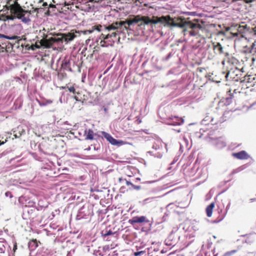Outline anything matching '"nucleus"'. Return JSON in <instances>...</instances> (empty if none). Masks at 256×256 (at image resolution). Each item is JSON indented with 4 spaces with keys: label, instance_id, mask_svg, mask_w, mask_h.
Wrapping results in <instances>:
<instances>
[{
    "label": "nucleus",
    "instance_id": "obj_1",
    "mask_svg": "<svg viewBox=\"0 0 256 256\" xmlns=\"http://www.w3.org/2000/svg\"><path fill=\"white\" fill-rule=\"evenodd\" d=\"M19 0H6L4 8L10 10V15L5 16L6 20H14V18L20 20L24 22L30 20V11L24 9L18 2Z\"/></svg>",
    "mask_w": 256,
    "mask_h": 256
},
{
    "label": "nucleus",
    "instance_id": "obj_2",
    "mask_svg": "<svg viewBox=\"0 0 256 256\" xmlns=\"http://www.w3.org/2000/svg\"><path fill=\"white\" fill-rule=\"evenodd\" d=\"M80 36L79 31L75 30H72L70 32L65 34L58 33L56 34V37H51L48 38H44L41 40L40 44L42 46L49 48L55 43L62 42H64L66 44L73 40L78 36Z\"/></svg>",
    "mask_w": 256,
    "mask_h": 256
},
{
    "label": "nucleus",
    "instance_id": "obj_3",
    "mask_svg": "<svg viewBox=\"0 0 256 256\" xmlns=\"http://www.w3.org/2000/svg\"><path fill=\"white\" fill-rule=\"evenodd\" d=\"M134 23H138L142 21L144 24H157L160 23L164 26H176V23L174 19L172 18L169 16H162L158 17L152 16L150 18L148 16H142L137 15L132 18Z\"/></svg>",
    "mask_w": 256,
    "mask_h": 256
},
{
    "label": "nucleus",
    "instance_id": "obj_4",
    "mask_svg": "<svg viewBox=\"0 0 256 256\" xmlns=\"http://www.w3.org/2000/svg\"><path fill=\"white\" fill-rule=\"evenodd\" d=\"M189 18H184L181 17H177V27L184 28L183 31L186 30L188 28L192 29L190 31V35L195 36L197 34L198 32L195 30L197 29L202 28V26L198 23V20L194 19L190 20Z\"/></svg>",
    "mask_w": 256,
    "mask_h": 256
},
{
    "label": "nucleus",
    "instance_id": "obj_5",
    "mask_svg": "<svg viewBox=\"0 0 256 256\" xmlns=\"http://www.w3.org/2000/svg\"><path fill=\"white\" fill-rule=\"evenodd\" d=\"M0 38H6L12 40V42H10L9 44L12 46H15L17 48H19L20 46L22 49H23L24 46L26 47L28 45H25L26 38H22L20 36H12L4 35V34H0Z\"/></svg>",
    "mask_w": 256,
    "mask_h": 256
},
{
    "label": "nucleus",
    "instance_id": "obj_6",
    "mask_svg": "<svg viewBox=\"0 0 256 256\" xmlns=\"http://www.w3.org/2000/svg\"><path fill=\"white\" fill-rule=\"evenodd\" d=\"M124 22H120V21L114 22L112 24L107 26H105V30H107L108 31L118 30L120 29L124 26Z\"/></svg>",
    "mask_w": 256,
    "mask_h": 256
},
{
    "label": "nucleus",
    "instance_id": "obj_7",
    "mask_svg": "<svg viewBox=\"0 0 256 256\" xmlns=\"http://www.w3.org/2000/svg\"><path fill=\"white\" fill-rule=\"evenodd\" d=\"M148 222V220L145 216H134L128 220V222L132 225L135 224H142Z\"/></svg>",
    "mask_w": 256,
    "mask_h": 256
},
{
    "label": "nucleus",
    "instance_id": "obj_8",
    "mask_svg": "<svg viewBox=\"0 0 256 256\" xmlns=\"http://www.w3.org/2000/svg\"><path fill=\"white\" fill-rule=\"evenodd\" d=\"M105 34H102L100 36V39L101 40L100 42V44L102 47H107L108 46H113L114 44V41H112L108 42V39H104Z\"/></svg>",
    "mask_w": 256,
    "mask_h": 256
},
{
    "label": "nucleus",
    "instance_id": "obj_9",
    "mask_svg": "<svg viewBox=\"0 0 256 256\" xmlns=\"http://www.w3.org/2000/svg\"><path fill=\"white\" fill-rule=\"evenodd\" d=\"M234 156L240 160H246L249 158L248 154L244 150L233 154Z\"/></svg>",
    "mask_w": 256,
    "mask_h": 256
},
{
    "label": "nucleus",
    "instance_id": "obj_10",
    "mask_svg": "<svg viewBox=\"0 0 256 256\" xmlns=\"http://www.w3.org/2000/svg\"><path fill=\"white\" fill-rule=\"evenodd\" d=\"M104 137L112 145H120L122 142V141L117 140L116 139L114 138L112 136L108 134H106L104 136Z\"/></svg>",
    "mask_w": 256,
    "mask_h": 256
},
{
    "label": "nucleus",
    "instance_id": "obj_11",
    "mask_svg": "<svg viewBox=\"0 0 256 256\" xmlns=\"http://www.w3.org/2000/svg\"><path fill=\"white\" fill-rule=\"evenodd\" d=\"M214 144L218 148H222L226 146V142L222 138L216 139L214 142Z\"/></svg>",
    "mask_w": 256,
    "mask_h": 256
},
{
    "label": "nucleus",
    "instance_id": "obj_12",
    "mask_svg": "<svg viewBox=\"0 0 256 256\" xmlns=\"http://www.w3.org/2000/svg\"><path fill=\"white\" fill-rule=\"evenodd\" d=\"M85 139L92 140L94 139V133L91 129H86L84 130Z\"/></svg>",
    "mask_w": 256,
    "mask_h": 256
},
{
    "label": "nucleus",
    "instance_id": "obj_13",
    "mask_svg": "<svg viewBox=\"0 0 256 256\" xmlns=\"http://www.w3.org/2000/svg\"><path fill=\"white\" fill-rule=\"evenodd\" d=\"M215 204L214 202H212L210 205H208L206 208V215L208 217H211L212 214L213 209L214 208Z\"/></svg>",
    "mask_w": 256,
    "mask_h": 256
},
{
    "label": "nucleus",
    "instance_id": "obj_14",
    "mask_svg": "<svg viewBox=\"0 0 256 256\" xmlns=\"http://www.w3.org/2000/svg\"><path fill=\"white\" fill-rule=\"evenodd\" d=\"M102 27V25L98 24L96 26H93L91 30H86L82 32H83L84 34H90L94 30H96L98 32H100Z\"/></svg>",
    "mask_w": 256,
    "mask_h": 256
},
{
    "label": "nucleus",
    "instance_id": "obj_15",
    "mask_svg": "<svg viewBox=\"0 0 256 256\" xmlns=\"http://www.w3.org/2000/svg\"><path fill=\"white\" fill-rule=\"evenodd\" d=\"M62 67L66 70L72 71V68L70 67V64L69 60H64L62 64Z\"/></svg>",
    "mask_w": 256,
    "mask_h": 256
},
{
    "label": "nucleus",
    "instance_id": "obj_16",
    "mask_svg": "<svg viewBox=\"0 0 256 256\" xmlns=\"http://www.w3.org/2000/svg\"><path fill=\"white\" fill-rule=\"evenodd\" d=\"M6 242L3 238H0V254L4 253L6 249Z\"/></svg>",
    "mask_w": 256,
    "mask_h": 256
},
{
    "label": "nucleus",
    "instance_id": "obj_17",
    "mask_svg": "<svg viewBox=\"0 0 256 256\" xmlns=\"http://www.w3.org/2000/svg\"><path fill=\"white\" fill-rule=\"evenodd\" d=\"M118 31L116 30V31L112 32L111 34H106V35H105L104 39H109L112 37H114V38L116 37L118 34Z\"/></svg>",
    "mask_w": 256,
    "mask_h": 256
},
{
    "label": "nucleus",
    "instance_id": "obj_18",
    "mask_svg": "<svg viewBox=\"0 0 256 256\" xmlns=\"http://www.w3.org/2000/svg\"><path fill=\"white\" fill-rule=\"evenodd\" d=\"M214 50L218 51L220 54H222L224 52L223 47L220 43H218L214 46Z\"/></svg>",
    "mask_w": 256,
    "mask_h": 256
},
{
    "label": "nucleus",
    "instance_id": "obj_19",
    "mask_svg": "<svg viewBox=\"0 0 256 256\" xmlns=\"http://www.w3.org/2000/svg\"><path fill=\"white\" fill-rule=\"evenodd\" d=\"M120 22H124V28L125 29H128L127 27L124 26L125 24H128V26H131L132 24H134L133 22V21H132V19H128V20H126V21H120Z\"/></svg>",
    "mask_w": 256,
    "mask_h": 256
},
{
    "label": "nucleus",
    "instance_id": "obj_20",
    "mask_svg": "<svg viewBox=\"0 0 256 256\" xmlns=\"http://www.w3.org/2000/svg\"><path fill=\"white\" fill-rule=\"evenodd\" d=\"M102 235L104 236H110V235H112L114 234V232H113L112 230H106L104 232V231H102Z\"/></svg>",
    "mask_w": 256,
    "mask_h": 256
},
{
    "label": "nucleus",
    "instance_id": "obj_21",
    "mask_svg": "<svg viewBox=\"0 0 256 256\" xmlns=\"http://www.w3.org/2000/svg\"><path fill=\"white\" fill-rule=\"evenodd\" d=\"M153 250H155V248L152 246L148 249V254L149 256H153V254H152Z\"/></svg>",
    "mask_w": 256,
    "mask_h": 256
},
{
    "label": "nucleus",
    "instance_id": "obj_22",
    "mask_svg": "<svg viewBox=\"0 0 256 256\" xmlns=\"http://www.w3.org/2000/svg\"><path fill=\"white\" fill-rule=\"evenodd\" d=\"M66 88H68V90L70 92H72L74 94H75L76 93V89L74 86H72L70 87L66 86Z\"/></svg>",
    "mask_w": 256,
    "mask_h": 256
},
{
    "label": "nucleus",
    "instance_id": "obj_23",
    "mask_svg": "<svg viewBox=\"0 0 256 256\" xmlns=\"http://www.w3.org/2000/svg\"><path fill=\"white\" fill-rule=\"evenodd\" d=\"M184 122V120L182 118H178L177 116V125H180Z\"/></svg>",
    "mask_w": 256,
    "mask_h": 256
},
{
    "label": "nucleus",
    "instance_id": "obj_24",
    "mask_svg": "<svg viewBox=\"0 0 256 256\" xmlns=\"http://www.w3.org/2000/svg\"><path fill=\"white\" fill-rule=\"evenodd\" d=\"M56 8V6L52 4H50L48 7V10H47V12H46V14H50V10H49V8Z\"/></svg>",
    "mask_w": 256,
    "mask_h": 256
},
{
    "label": "nucleus",
    "instance_id": "obj_25",
    "mask_svg": "<svg viewBox=\"0 0 256 256\" xmlns=\"http://www.w3.org/2000/svg\"><path fill=\"white\" fill-rule=\"evenodd\" d=\"M136 120H135V123L137 124H140L141 122H142V120H140V117H136Z\"/></svg>",
    "mask_w": 256,
    "mask_h": 256
},
{
    "label": "nucleus",
    "instance_id": "obj_26",
    "mask_svg": "<svg viewBox=\"0 0 256 256\" xmlns=\"http://www.w3.org/2000/svg\"><path fill=\"white\" fill-rule=\"evenodd\" d=\"M144 253V252L142 251V250L140 251V252H134V256H139Z\"/></svg>",
    "mask_w": 256,
    "mask_h": 256
},
{
    "label": "nucleus",
    "instance_id": "obj_27",
    "mask_svg": "<svg viewBox=\"0 0 256 256\" xmlns=\"http://www.w3.org/2000/svg\"><path fill=\"white\" fill-rule=\"evenodd\" d=\"M236 252V250H232L230 252H228L225 254L224 256H230L232 254Z\"/></svg>",
    "mask_w": 256,
    "mask_h": 256
},
{
    "label": "nucleus",
    "instance_id": "obj_28",
    "mask_svg": "<svg viewBox=\"0 0 256 256\" xmlns=\"http://www.w3.org/2000/svg\"><path fill=\"white\" fill-rule=\"evenodd\" d=\"M132 186L133 188H134V190H139L141 188L140 186H136V185H134V184H132Z\"/></svg>",
    "mask_w": 256,
    "mask_h": 256
},
{
    "label": "nucleus",
    "instance_id": "obj_29",
    "mask_svg": "<svg viewBox=\"0 0 256 256\" xmlns=\"http://www.w3.org/2000/svg\"><path fill=\"white\" fill-rule=\"evenodd\" d=\"M6 16V15H3V14L1 15L0 16V20H4V21L6 20V18H5Z\"/></svg>",
    "mask_w": 256,
    "mask_h": 256
},
{
    "label": "nucleus",
    "instance_id": "obj_30",
    "mask_svg": "<svg viewBox=\"0 0 256 256\" xmlns=\"http://www.w3.org/2000/svg\"><path fill=\"white\" fill-rule=\"evenodd\" d=\"M74 98L78 102H81L82 100L78 97V96L76 95L74 96Z\"/></svg>",
    "mask_w": 256,
    "mask_h": 256
},
{
    "label": "nucleus",
    "instance_id": "obj_31",
    "mask_svg": "<svg viewBox=\"0 0 256 256\" xmlns=\"http://www.w3.org/2000/svg\"><path fill=\"white\" fill-rule=\"evenodd\" d=\"M174 122H170H170H169V121H168V122H167V124H170V125H175Z\"/></svg>",
    "mask_w": 256,
    "mask_h": 256
},
{
    "label": "nucleus",
    "instance_id": "obj_32",
    "mask_svg": "<svg viewBox=\"0 0 256 256\" xmlns=\"http://www.w3.org/2000/svg\"><path fill=\"white\" fill-rule=\"evenodd\" d=\"M126 185L128 186H132V184L130 182H128V181H127V180L126 181Z\"/></svg>",
    "mask_w": 256,
    "mask_h": 256
},
{
    "label": "nucleus",
    "instance_id": "obj_33",
    "mask_svg": "<svg viewBox=\"0 0 256 256\" xmlns=\"http://www.w3.org/2000/svg\"><path fill=\"white\" fill-rule=\"evenodd\" d=\"M48 6V4L47 2H43V4H42L43 7L45 8V7L47 6Z\"/></svg>",
    "mask_w": 256,
    "mask_h": 256
},
{
    "label": "nucleus",
    "instance_id": "obj_34",
    "mask_svg": "<svg viewBox=\"0 0 256 256\" xmlns=\"http://www.w3.org/2000/svg\"><path fill=\"white\" fill-rule=\"evenodd\" d=\"M32 242H33L34 243H36V246H38V244H37V241H36V240L35 239V240H32Z\"/></svg>",
    "mask_w": 256,
    "mask_h": 256
},
{
    "label": "nucleus",
    "instance_id": "obj_35",
    "mask_svg": "<svg viewBox=\"0 0 256 256\" xmlns=\"http://www.w3.org/2000/svg\"><path fill=\"white\" fill-rule=\"evenodd\" d=\"M16 249V245H14V250L15 251V250Z\"/></svg>",
    "mask_w": 256,
    "mask_h": 256
},
{
    "label": "nucleus",
    "instance_id": "obj_36",
    "mask_svg": "<svg viewBox=\"0 0 256 256\" xmlns=\"http://www.w3.org/2000/svg\"><path fill=\"white\" fill-rule=\"evenodd\" d=\"M107 40L108 41V42H112V41H114V40H110V38Z\"/></svg>",
    "mask_w": 256,
    "mask_h": 256
},
{
    "label": "nucleus",
    "instance_id": "obj_37",
    "mask_svg": "<svg viewBox=\"0 0 256 256\" xmlns=\"http://www.w3.org/2000/svg\"><path fill=\"white\" fill-rule=\"evenodd\" d=\"M4 142H2L0 140V146L1 144H4Z\"/></svg>",
    "mask_w": 256,
    "mask_h": 256
},
{
    "label": "nucleus",
    "instance_id": "obj_38",
    "mask_svg": "<svg viewBox=\"0 0 256 256\" xmlns=\"http://www.w3.org/2000/svg\"><path fill=\"white\" fill-rule=\"evenodd\" d=\"M180 132V130H177V132Z\"/></svg>",
    "mask_w": 256,
    "mask_h": 256
},
{
    "label": "nucleus",
    "instance_id": "obj_39",
    "mask_svg": "<svg viewBox=\"0 0 256 256\" xmlns=\"http://www.w3.org/2000/svg\"><path fill=\"white\" fill-rule=\"evenodd\" d=\"M42 2V0H40L39 2Z\"/></svg>",
    "mask_w": 256,
    "mask_h": 256
},
{
    "label": "nucleus",
    "instance_id": "obj_40",
    "mask_svg": "<svg viewBox=\"0 0 256 256\" xmlns=\"http://www.w3.org/2000/svg\"><path fill=\"white\" fill-rule=\"evenodd\" d=\"M80 94V93H79L78 92H76V94H77L78 95V94Z\"/></svg>",
    "mask_w": 256,
    "mask_h": 256
},
{
    "label": "nucleus",
    "instance_id": "obj_41",
    "mask_svg": "<svg viewBox=\"0 0 256 256\" xmlns=\"http://www.w3.org/2000/svg\"><path fill=\"white\" fill-rule=\"evenodd\" d=\"M66 88V86H64V87H63L62 88Z\"/></svg>",
    "mask_w": 256,
    "mask_h": 256
}]
</instances>
